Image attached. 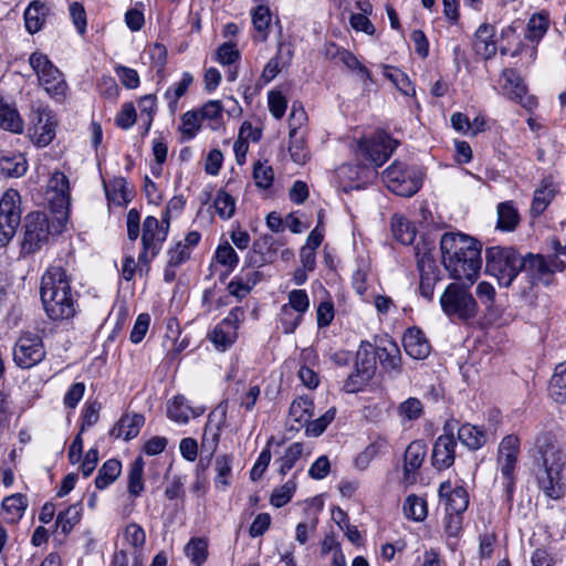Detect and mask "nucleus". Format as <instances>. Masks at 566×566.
I'll return each instance as SVG.
<instances>
[{
  "instance_id": "a18cd8bd",
  "label": "nucleus",
  "mask_w": 566,
  "mask_h": 566,
  "mask_svg": "<svg viewBox=\"0 0 566 566\" xmlns=\"http://www.w3.org/2000/svg\"><path fill=\"white\" fill-rule=\"evenodd\" d=\"M548 29V14L544 11L533 14L526 25L525 39L538 43Z\"/></svg>"
},
{
  "instance_id": "3c124183",
  "label": "nucleus",
  "mask_w": 566,
  "mask_h": 566,
  "mask_svg": "<svg viewBox=\"0 0 566 566\" xmlns=\"http://www.w3.org/2000/svg\"><path fill=\"white\" fill-rule=\"evenodd\" d=\"M124 544L135 552L142 551L146 543L145 530L137 523H129L123 531Z\"/></svg>"
},
{
  "instance_id": "6e6d98bb",
  "label": "nucleus",
  "mask_w": 566,
  "mask_h": 566,
  "mask_svg": "<svg viewBox=\"0 0 566 566\" xmlns=\"http://www.w3.org/2000/svg\"><path fill=\"white\" fill-rule=\"evenodd\" d=\"M232 461L233 457L229 454H223L216 458L214 470L217 475L214 481L217 486L221 485L223 489H226L230 484L229 478L231 476L232 472Z\"/></svg>"
},
{
  "instance_id": "79ce46f5",
  "label": "nucleus",
  "mask_w": 566,
  "mask_h": 566,
  "mask_svg": "<svg viewBox=\"0 0 566 566\" xmlns=\"http://www.w3.org/2000/svg\"><path fill=\"white\" fill-rule=\"evenodd\" d=\"M83 506L81 502L70 505L65 511L60 512L56 517V527L61 528L64 535L71 533L73 527L81 521Z\"/></svg>"
},
{
  "instance_id": "4d7b16f0",
  "label": "nucleus",
  "mask_w": 566,
  "mask_h": 566,
  "mask_svg": "<svg viewBox=\"0 0 566 566\" xmlns=\"http://www.w3.org/2000/svg\"><path fill=\"white\" fill-rule=\"evenodd\" d=\"M241 59L237 44L228 41L222 43L216 51L214 61L223 66L234 65Z\"/></svg>"
},
{
  "instance_id": "473e14b6",
  "label": "nucleus",
  "mask_w": 566,
  "mask_h": 566,
  "mask_svg": "<svg viewBox=\"0 0 566 566\" xmlns=\"http://www.w3.org/2000/svg\"><path fill=\"white\" fill-rule=\"evenodd\" d=\"M458 439L469 449L478 450L485 444L486 433L480 427L465 423L458 429Z\"/></svg>"
},
{
  "instance_id": "393cba45",
  "label": "nucleus",
  "mask_w": 566,
  "mask_h": 566,
  "mask_svg": "<svg viewBox=\"0 0 566 566\" xmlns=\"http://www.w3.org/2000/svg\"><path fill=\"white\" fill-rule=\"evenodd\" d=\"M49 13L50 8L44 2H30L23 14L27 31L30 34L39 32L42 29Z\"/></svg>"
},
{
  "instance_id": "37998d69",
  "label": "nucleus",
  "mask_w": 566,
  "mask_h": 566,
  "mask_svg": "<svg viewBox=\"0 0 566 566\" xmlns=\"http://www.w3.org/2000/svg\"><path fill=\"white\" fill-rule=\"evenodd\" d=\"M548 389L551 397L556 402H566V363L556 366Z\"/></svg>"
},
{
  "instance_id": "f03ea898",
  "label": "nucleus",
  "mask_w": 566,
  "mask_h": 566,
  "mask_svg": "<svg viewBox=\"0 0 566 566\" xmlns=\"http://www.w3.org/2000/svg\"><path fill=\"white\" fill-rule=\"evenodd\" d=\"M41 302L46 316L53 322H64L74 317L77 307L76 293L71 279L61 262L52 264L42 275Z\"/></svg>"
},
{
  "instance_id": "39448f33",
  "label": "nucleus",
  "mask_w": 566,
  "mask_h": 566,
  "mask_svg": "<svg viewBox=\"0 0 566 566\" xmlns=\"http://www.w3.org/2000/svg\"><path fill=\"white\" fill-rule=\"evenodd\" d=\"M524 256L513 248L491 247L485 251L488 274L497 280L499 285L509 287L523 271Z\"/></svg>"
},
{
  "instance_id": "1a4fd4ad",
  "label": "nucleus",
  "mask_w": 566,
  "mask_h": 566,
  "mask_svg": "<svg viewBox=\"0 0 566 566\" xmlns=\"http://www.w3.org/2000/svg\"><path fill=\"white\" fill-rule=\"evenodd\" d=\"M62 224L50 220L44 212H31L27 214L24 221V233L22 240V251L34 253L43 245L48 244L51 237L61 232Z\"/></svg>"
},
{
  "instance_id": "9d476101",
  "label": "nucleus",
  "mask_w": 566,
  "mask_h": 566,
  "mask_svg": "<svg viewBox=\"0 0 566 566\" xmlns=\"http://www.w3.org/2000/svg\"><path fill=\"white\" fill-rule=\"evenodd\" d=\"M57 125L56 115L49 105L39 102L31 106L28 135L38 148L46 147L52 143Z\"/></svg>"
},
{
  "instance_id": "5fc2aeb1",
  "label": "nucleus",
  "mask_w": 566,
  "mask_h": 566,
  "mask_svg": "<svg viewBox=\"0 0 566 566\" xmlns=\"http://www.w3.org/2000/svg\"><path fill=\"white\" fill-rule=\"evenodd\" d=\"M336 408L331 407L324 415H322L317 419H310L307 424L305 426V434L307 437H318L321 436L326 428L331 424V422L336 417Z\"/></svg>"
},
{
  "instance_id": "f3484780",
  "label": "nucleus",
  "mask_w": 566,
  "mask_h": 566,
  "mask_svg": "<svg viewBox=\"0 0 566 566\" xmlns=\"http://www.w3.org/2000/svg\"><path fill=\"white\" fill-rule=\"evenodd\" d=\"M420 273L419 294L427 301L433 300L434 286L441 280L440 270L434 259L424 253L418 259Z\"/></svg>"
},
{
  "instance_id": "58836bf2",
  "label": "nucleus",
  "mask_w": 566,
  "mask_h": 566,
  "mask_svg": "<svg viewBox=\"0 0 566 566\" xmlns=\"http://www.w3.org/2000/svg\"><path fill=\"white\" fill-rule=\"evenodd\" d=\"M106 193L108 199L118 206H125L133 199V191L123 177L113 179L106 187Z\"/></svg>"
},
{
  "instance_id": "4468645a",
  "label": "nucleus",
  "mask_w": 566,
  "mask_h": 566,
  "mask_svg": "<svg viewBox=\"0 0 566 566\" xmlns=\"http://www.w3.org/2000/svg\"><path fill=\"white\" fill-rule=\"evenodd\" d=\"M244 318L243 307H233L227 317H224L209 334V339L216 348L226 350L238 337V329Z\"/></svg>"
},
{
  "instance_id": "a878e982",
  "label": "nucleus",
  "mask_w": 566,
  "mask_h": 566,
  "mask_svg": "<svg viewBox=\"0 0 566 566\" xmlns=\"http://www.w3.org/2000/svg\"><path fill=\"white\" fill-rule=\"evenodd\" d=\"M273 238L264 235L253 243L252 251L248 253L245 262L250 266H261L265 263L272 262L275 251L271 250Z\"/></svg>"
},
{
  "instance_id": "5701e85b",
  "label": "nucleus",
  "mask_w": 566,
  "mask_h": 566,
  "mask_svg": "<svg viewBox=\"0 0 566 566\" xmlns=\"http://www.w3.org/2000/svg\"><path fill=\"white\" fill-rule=\"evenodd\" d=\"M0 128L12 134H21L24 129V120L17 104L2 95H0Z\"/></svg>"
},
{
  "instance_id": "2eb2a0df",
  "label": "nucleus",
  "mask_w": 566,
  "mask_h": 566,
  "mask_svg": "<svg viewBox=\"0 0 566 566\" xmlns=\"http://www.w3.org/2000/svg\"><path fill=\"white\" fill-rule=\"evenodd\" d=\"M227 413L228 405L222 401L208 415L201 444L210 452H214L219 444L221 432L226 427Z\"/></svg>"
},
{
  "instance_id": "603ef678",
  "label": "nucleus",
  "mask_w": 566,
  "mask_h": 566,
  "mask_svg": "<svg viewBox=\"0 0 566 566\" xmlns=\"http://www.w3.org/2000/svg\"><path fill=\"white\" fill-rule=\"evenodd\" d=\"M384 76L390 80L402 94L407 96L415 94L416 91L409 77L399 69L385 66Z\"/></svg>"
},
{
  "instance_id": "6ab92c4d",
  "label": "nucleus",
  "mask_w": 566,
  "mask_h": 566,
  "mask_svg": "<svg viewBox=\"0 0 566 566\" xmlns=\"http://www.w3.org/2000/svg\"><path fill=\"white\" fill-rule=\"evenodd\" d=\"M376 359L388 373L399 374L401 371V353L396 342L390 338H381L376 344Z\"/></svg>"
},
{
  "instance_id": "680f3d73",
  "label": "nucleus",
  "mask_w": 566,
  "mask_h": 566,
  "mask_svg": "<svg viewBox=\"0 0 566 566\" xmlns=\"http://www.w3.org/2000/svg\"><path fill=\"white\" fill-rule=\"evenodd\" d=\"M295 490L296 482L294 479H291L280 488L273 490L270 503L275 507H283L292 500Z\"/></svg>"
},
{
  "instance_id": "72a5a7b5",
  "label": "nucleus",
  "mask_w": 566,
  "mask_h": 566,
  "mask_svg": "<svg viewBox=\"0 0 566 566\" xmlns=\"http://www.w3.org/2000/svg\"><path fill=\"white\" fill-rule=\"evenodd\" d=\"M314 415V402L306 396L294 399L290 407V418L300 426H306Z\"/></svg>"
},
{
  "instance_id": "7ed1b4c3",
  "label": "nucleus",
  "mask_w": 566,
  "mask_h": 566,
  "mask_svg": "<svg viewBox=\"0 0 566 566\" xmlns=\"http://www.w3.org/2000/svg\"><path fill=\"white\" fill-rule=\"evenodd\" d=\"M536 481L544 495L552 500H559L565 495L566 484L562 471L564 459L562 452L552 444L545 448L537 441Z\"/></svg>"
},
{
  "instance_id": "6e6552de",
  "label": "nucleus",
  "mask_w": 566,
  "mask_h": 566,
  "mask_svg": "<svg viewBox=\"0 0 566 566\" xmlns=\"http://www.w3.org/2000/svg\"><path fill=\"white\" fill-rule=\"evenodd\" d=\"M170 228L168 218L161 222L156 217L148 216L143 222L142 244L143 249L138 255L139 273H148L150 262L159 254L164 242L167 239Z\"/></svg>"
},
{
  "instance_id": "864d4df0",
  "label": "nucleus",
  "mask_w": 566,
  "mask_h": 566,
  "mask_svg": "<svg viewBox=\"0 0 566 566\" xmlns=\"http://www.w3.org/2000/svg\"><path fill=\"white\" fill-rule=\"evenodd\" d=\"M303 453V443L293 442L290 444L284 454L277 460L280 463L279 472L282 475L287 474L289 471L295 465Z\"/></svg>"
},
{
  "instance_id": "c9c22d12",
  "label": "nucleus",
  "mask_w": 566,
  "mask_h": 566,
  "mask_svg": "<svg viewBox=\"0 0 566 566\" xmlns=\"http://www.w3.org/2000/svg\"><path fill=\"white\" fill-rule=\"evenodd\" d=\"M28 507V502L24 495L22 494H13L6 497L2 501V510L4 513V520L8 523L18 522L24 514V511Z\"/></svg>"
},
{
  "instance_id": "dca6fc26",
  "label": "nucleus",
  "mask_w": 566,
  "mask_h": 566,
  "mask_svg": "<svg viewBox=\"0 0 566 566\" xmlns=\"http://www.w3.org/2000/svg\"><path fill=\"white\" fill-rule=\"evenodd\" d=\"M448 423L444 427V433L439 436L433 444L431 462L438 470H446L450 468L455 460L457 441L454 439L452 429L448 432Z\"/></svg>"
},
{
  "instance_id": "ddd939ff",
  "label": "nucleus",
  "mask_w": 566,
  "mask_h": 566,
  "mask_svg": "<svg viewBox=\"0 0 566 566\" xmlns=\"http://www.w3.org/2000/svg\"><path fill=\"white\" fill-rule=\"evenodd\" d=\"M45 355L42 338L32 332L22 333L13 347V360L22 369L36 366L45 358Z\"/></svg>"
},
{
  "instance_id": "f257e3e1",
  "label": "nucleus",
  "mask_w": 566,
  "mask_h": 566,
  "mask_svg": "<svg viewBox=\"0 0 566 566\" xmlns=\"http://www.w3.org/2000/svg\"><path fill=\"white\" fill-rule=\"evenodd\" d=\"M442 263L454 280L472 282L482 265V244L476 239L460 232H447L440 239Z\"/></svg>"
},
{
  "instance_id": "de8ad7c7",
  "label": "nucleus",
  "mask_w": 566,
  "mask_h": 566,
  "mask_svg": "<svg viewBox=\"0 0 566 566\" xmlns=\"http://www.w3.org/2000/svg\"><path fill=\"white\" fill-rule=\"evenodd\" d=\"M185 554L196 566H201L208 558V542L202 537H192L185 546Z\"/></svg>"
},
{
  "instance_id": "338daca9",
  "label": "nucleus",
  "mask_w": 566,
  "mask_h": 566,
  "mask_svg": "<svg viewBox=\"0 0 566 566\" xmlns=\"http://www.w3.org/2000/svg\"><path fill=\"white\" fill-rule=\"evenodd\" d=\"M289 151L292 160L298 165H304L310 158V151L305 139L298 134L295 135V137L290 138Z\"/></svg>"
},
{
  "instance_id": "f704fd0d",
  "label": "nucleus",
  "mask_w": 566,
  "mask_h": 566,
  "mask_svg": "<svg viewBox=\"0 0 566 566\" xmlns=\"http://www.w3.org/2000/svg\"><path fill=\"white\" fill-rule=\"evenodd\" d=\"M0 170L7 177L19 178L28 170L27 159L22 154L0 156Z\"/></svg>"
},
{
  "instance_id": "69168bd1",
  "label": "nucleus",
  "mask_w": 566,
  "mask_h": 566,
  "mask_svg": "<svg viewBox=\"0 0 566 566\" xmlns=\"http://www.w3.org/2000/svg\"><path fill=\"white\" fill-rule=\"evenodd\" d=\"M253 289V282L249 281L245 275H235L228 284L229 294L241 301L247 297Z\"/></svg>"
},
{
  "instance_id": "8fccbe9b",
  "label": "nucleus",
  "mask_w": 566,
  "mask_h": 566,
  "mask_svg": "<svg viewBox=\"0 0 566 566\" xmlns=\"http://www.w3.org/2000/svg\"><path fill=\"white\" fill-rule=\"evenodd\" d=\"M394 237L402 244H411L416 237L415 228L401 216H394L391 221Z\"/></svg>"
},
{
  "instance_id": "a19ab883",
  "label": "nucleus",
  "mask_w": 566,
  "mask_h": 566,
  "mask_svg": "<svg viewBox=\"0 0 566 566\" xmlns=\"http://www.w3.org/2000/svg\"><path fill=\"white\" fill-rule=\"evenodd\" d=\"M202 118V122H208V126L218 130L223 125V106L220 101L211 99L198 108Z\"/></svg>"
},
{
  "instance_id": "c756f323",
  "label": "nucleus",
  "mask_w": 566,
  "mask_h": 566,
  "mask_svg": "<svg viewBox=\"0 0 566 566\" xmlns=\"http://www.w3.org/2000/svg\"><path fill=\"white\" fill-rule=\"evenodd\" d=\"M252 24L255 33L253 34V40L258 42H264L268 40L269 31L272 22V15L269 7L259 6L256 7L252 13Z\"/></svg>"
},
{
  "instance_id": "9b49d317",
  "label": "nucleus",
  "mask_w": 566,
  "mask_h": 566,
  "mask_svg": "<svg viewBox=\"0 0 566 566\" xmlns=\"http://www.w3.org/2000/svg\"><path fill=\"white\" fill-rule=\"evenodd\" d=\"M386 187L401 197L413 196L421 187V174L416 167L395 160L382 171Z\"/></svg>"
},
{
  "instance_id": "0eeeda50",
  "label": "nucleus",
  "mask_w": 566,
  "mask_h": 566,
  "mask_svg": "<svg viewBox=\"0 0 566 566\" xmlns=\"http://www.w3.org/2000/svg\"><path fill=\"white\" fill-rule=\"evenodd\" d=\"M439 302L442 312L452 321L467 322L478 313V304L470 292V285L450 283L440 295Z\"/></svg>"
},
{
  "instance_id": "20e7f679",
  "label": "nucleus",
  "mask_w": 566,
  "mask_h": 566,
  "mask_svg": "<svg viewBox=\"0 0 566 566\" xmlns=\"http://www.w3.org/2000/svg\"><path fill=\"white\" fill-rule=\"evenodd\" d=\"M523 263V271L528 281V286L521 290V295L524 298L536 296L535 285L551 286L555 284V275L564 272L566 268L565 262L557 254L527 253Z\"/></svg>"
},
{
  "instance_id": "0e129e2a",
  "label": "nucleus",
  "mask_w": 566,
  "mask_h": 566,
  "mask_svg": "<svg viewBox=\"0 0 566 566\" xmlns=\"http://www.w3.org/2000/svg\"><path fill=\"white\" fill-rule=\"evenodd\" d=\"M181 123H182V126H181L182 134L188 139L193 138L197 135V133L199 132L201 124H202V118H201L199 109H192V111L186 112L181 117Z\"/></svg>"
},
{
  "instance_id": "09e8293b",
  "label": "nucleus",
  "mask_w": 566,
  "mask_h": 566,
  "mask_svg": "<svg viewBox=\"0 0 566 566\" xmlns=\"http://www.w3.org/2000/svg\"><path fill=\"white\" fill-rule=\"evenodd\" d=\"M403 514L407 518L421 522L427 517V502L415 494L407 496L403 503Z\"/></svg>"
},
{
  "instance_id": "f8f14e48",
  "label": "nucleus",
  "mask_w": 566,
  "mask_h": 566,
  "mask_svg": "<svg viewBox=\"0 0 566 566\" xmlns=\"http://www.w3.org/2000/svg\"><path fill=\"white\" fill-rule=\"evenodd\" d=\"M398 142L386 133L358 142L356 156L364 166H382L398 147Z\"/></svg>"
},
{
  "instance_id": "ea45409f",
  "label": "nucleus",
  "mask_w": 566,
  "mask_h": 566,
  "mask_svg": "<svg viewBox=\"0 0 566 566\" xmlns=\"http://www.w3.org/2000/svg\"><path fill=\"white\" fill-rule=\"evenodd\" d=\"M122 472V463L117 459H109L103 463L95 478V486L104 490L119 476Z\"/></svg>"
},
{
  "instance_id": "a211bd4d",
  "label": "nucleus",
  "mask_w": 566,
  "mask_h": 566,
  "mask_svg": "<svg viewBox=\"0 0 566 566\" xmlns=\"http://www.w3.org/2000/svg\"><path fill=\"white\" fill-rule=\"evenodd\" d=\"M440 499L446 513L463 514L469 506V493L463 486L452 488L451 482H443L439 488Z\"/></svg>"
},
{
  "instance_id": "13d9d810",
  "label": "nucleus",
  "mask_w": 566,
  "mask_h": 566,
  "mask_svg": "<svg viewBox=\"0 0 566 566\" xmlns=\"http://www.w3.org/2000/svg\"><path fill=\"white\" fill-rule=\"evenodd\" d=\"M555 196L554 189L544 186L534 191V197L531 206V214L537 217L542 214Z\"/></svg>"
},
{
  "instance_id": "49530a36",
  "label": "nucleus",
  "mask_w": 566,
  "mask_h": 566,
  "mask_svg": "<svg viewBox=\"0 0 566 566\" xmlns=\"http://www.w3.org/2000/svg\"><path fill=\"white\" fill-rule=\"evenodd\" d=\"M401 423L413 422L422 417L424 412L423 403L415 397H409L400 402L397 408Z\"/></svg>"
},
{
  "instance_id": "bf43d9fd",
  "label": "nucleus",
  "mask_w": 566,
  "mask_h": 566,
  "mask_svg": "<svg viewBox=\"0 0 566 566\" xmlns=\"http://www.w3.org/2000/svg\"><path fill=\"white\" fill-rule=\"evenodd\" d=\"M214 259L219 264L228 269L227 275L231 273L239 263V256L235 250L228 242L219 244L214 253Z\"/></svg>"
},
{
  "instance_id": "774afa93",
  "label": "nucleus",
  "mask_w": 566,
  "mask_h": 566,
  "mask_svg": "<svg viewBox=\"0 0 566 566\" xmlns=\"http://www.w3.org/2000/svg\"><path fill=\"white\" fill-rule=\"evenodd\" d=\"M253 178L258 188L269 189L274 181L273 168L266 164L258 163L254 165Z\"/></svg>"
},
{
  "instance_id": "bb28decb",
  "label": "nucleus",
  "mask_w": 566,
  "mask_h": 566,
  "mask_svg": "<svg viewBox=\"0 0 566 566\" xmlns=\"http://www.w3.org/2000/svg\"><path fill=\"white\" fill-rule=\"evenodd\" d=\"M293 56V50L290 45L285 46L284 43H279L277 53L271 57L265 64L261 78L264 83L273 81L281 72L283 64L289 63Z\"/></svg>"
},
{
  "instance_id": "e433bc0d",
  "label": "nucleus",
  "mask_w": 566,
  "mask_h": 566,
  "mask_svg": "<svg viewBox=\"0 0 566 566\" xmlns=\"http://www.w3.org/2000/svg\"><path fill=\"white\" fill-rule=\"evenodd\" d=\"M355 368L368 374L371 377L375 375V371H376L375 348L367 340L361 342L359 345V348L356 354Z\"/></svg>"
},
{
  "instance_id": "b1692460",
  "label": "nucleus",
  "mask_w": 566,
  "mask_h": 566,
  "mask_svg": "<svg viewBox=\"0 0 566 566\" xmlns=\"http://www.w3.org/2000/svg\"><path fill=\"white\" fill-rule=\"evenodd\" d=\"M144 423L145 417L142 413H124L111 430V436L129 441L139 434Z\"/></svg>"
},
{
  "instance_id": "4c0bfd02",
  "label": "nucleus",
  "mask_w": 566,
  "mask_h": 566,
  "mask_svg": "<svg viewBox=\"0 0 566 566\" xmlns=\"http://www.w3.org/2000/svg\"><path fill=\"white\" fill-rule=\"evenodd\" d=\"M520 222V214L512 201L497 205L496 228L501 231H513Z\"/></svg>"
},
{
  "instance_id": "7c9ffc66",
  "label": "nucleus",
  "mask_w": 566,
  "mask_h": 566,
  "mask_svg": "<svg viewBox=\"0 0 566 566\" xmlns=\"http://www.w3.org/2000/svg\"><path fill=\"white\" fill-rule=\"evenodd\" d=\"M192 83V74L184 72L181 78L166 90L164 97L167 101L168 108L171 113L176 112L179 99L187 93Z\"/></svg>"
},
{
  "instance_id": "c03bdc74",
  "label": "nucleus",
  "mask_w": 566,
  "mask_h": 566,
  "mask_svg": "<svg viewBox=\"0 0 566 566\" xmlns=\"http://www.w3.org/2000/svg\"><path fill=\"white\" fill-rule=\"evenodd\" d=\"M48 188L55 193L54 200L59 201L61 206L69 202L70 182L64 172L54 171L48 181Z\"/></svg>"
},
{
  "instance_id": "aec40b11",
  "label": "nucleus",
  "mask_w": 566,
  "mask_h": 566,
  "mask_svg": "<svg viewBox=\"0 0 566 566\" xmlns=\"http://www.w3.org/2000/svg\"><path fill=\"white\" fill-rule=\"evenodd\" d=\"M203 406H191L184 396H175L167 406V416L170 420L186 424L191 418H198L203 415Z\"/></svg>"
},
{
  "instance_id": "c85d7f7f",
  "label": "nucleus",
  "mask_w": 566,
  "mask_h": 566,
  "mask_svg": "<svg viewBox=\"0 0 566 566\" xmlns=\"http://www.w3.org/2000/svg\"><path fill=\"white\" fill-rule=\"evenodd\" d=\"M20 195L14 189H8L0 200V217L11 222H21Z\"/></svg>"
},
{
  "instance_id": "2f4dec72",
  "label": "nucleus",
  "mask_w": 566,
  "mask_h": 566,
  "mask_svg": "<svg viewBox=\"0 0 566 566\" xmlns=\"http://www.w3.org/2000/svg\"><path fill=\"white\" fill-rule=\"evenodd\" d=\"M144 467L142 457L136 458L129 465L127 492L134 499L140 496L145 490Z\"/></svg>"
},
{
  "instance_id": "412c9836",
  "label": "nucleus",
  "mask_w": 566,
  "mask_h": 566,
  "mask_svg": "<svg viewBox=\"0 0 566 566\" xmlns=\"http://www.w3.org/2000/svg\"><path fill=\"white\" fill-rule=\"evenodd\" d=\"M427 455V446L421 440L412 441L405 451L403 480L413 483L416 472L421 468Z\"/></svg>"
},
{
  "instance_id": "052dcab7",
  "label": "nucleus",
  "mask_w": 566,
  "mask_h": 566,
  "mask_svg": "<svg viewBox=\"0 0 566 566\" xmlns=\"http://www.w3.org/2000/svg\"><path fill=\"white\" fill-rule=\"evenodd\" d=\"M304 315L298 312L291 310L290 307L282 305L279 314V322L282 326L283 333L292 334L301 325Z\"/></svg>"
},
{
  "instance_id": "423d86ee",
  "label": "nucleus",
  "mask_w": 566,
  "mask_h": 566,
  "mask_svg": "<svg viewBox=\"0 0 566 566\" xmlns=\"http://www.w3.org/2000/svg\"><path fill=\"white\" fill-rule=\"evenodd\" d=\"M29 65L38 77L39 86L55 102L63 103L66 99L69 85L64 74L42 52H33L29 56Z\"/></svg>"
},
{
  "instance_id": "cd10ccee",
  "label": "nucleus",
  "mask_w": 566,
  "mask_h": 566,
  "mask_svg": "<svg viewBox=\"0 0 566 566\" xmlns=\"http://www.w3.org/2000/svg\"><path fill=\"white\" fill-rule=\"evenodd\" d=\"M501 88L513 101H521L526 93L522 77L514 69H504L501 74Z\"/></svg>"
},
{
  "instance_id": "4be33fe9",
  "label": "nucleus",
  "mask_w": 566,
  "mask_h": 566,
  "mask_svg": "<svg viewBox=\"0 0 566 566\" xmlns=\"http://www.w3.org/2000/svg\"><path fill=\"white\" fill-rule=\"evenodd\" d=\"M402 344L407 355L415 359L427 358L431 350L426 335L417 327L407 329L402 337Z\"/></svg>"
},
{
  "instance_id": "e2e57ef3",
  "label": "nucleus",
  "mask_w": 566,
  "mask_h": 566,
  "mask_svg": "<svg viewBox=\"0 0 566 566\" xmlns=\"http://www.w3.org/2000/svg\"><path fill=\"white\" fill-rule=\"evenodd\" d=\"M216 212L222 219H230L235 210V200L233 197L224 190H219L217 192L214 202H213Z\"/></svg>"
}]
</instances>
